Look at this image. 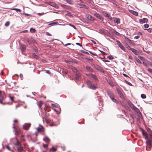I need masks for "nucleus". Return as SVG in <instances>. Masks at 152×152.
<instances>
[{"mask_svg": "<svg viewBox=\"0 0 152 152\" xmlns=\"http://www.w3.org/2000/svg\"><path fill=\"white\" fill-rule=\"evenodd\" d=\"M143 135L144 136L145 140H146V143L147 145L151 148L152 146V144L150 140H148V136L146 132L143 131L142 132Z\"/></svg>", "mask_w": 152, "mask_h": 152, "instance_id": "1", "label": "nucleus"}, {"mask_svg": "<svg viewBox=\"0 0 152 152\" xmlns=\"http://www.w3.org/2000/svg\"><path fill=\"white\" fill-rule=\"evenodd\" d=\"M5 97L6 95L5 93L4 92L0 91V103L3 104H5L6 103H4L2 102V100Z\"/></svg>", "mask_w": 152, "mask_h": 152, "instance_id": "2", "label": "nucleus"}, {"mask_svg": "<svg viewBox=\"0 0 152 152\" xmlns=\"http://www.w3.org/2000/svg\"><path fill=\"white\" fill-rule=\"evenodd\" d=\"M117 91L118 95H119L120 97L122 99H124V97L122 93V92L121 91H120L119 89H117Z\"/></svg>", "mask_w": 152, "mask_h": 152, "instance_id": "3", "label": "nucleus"}, {"mask_svg": "<svg viewBox=\"0 0 152 152\" xmlns=\"http://www.w3.org/2000/svg\"><path fill=\"white\" fill-rule=\"evenodd\" d=\"M139 22L141 24L146 23L148 22V19L146 18H143L142 19H140Z\"/></svg>", "mask_w": 152, "mask_h": 152, "instance_id": "4", "label": "nucleus"}, {"mask_svg": "<svg viewBox=\"0 0 152 152\" xmlns=\"http://www.w3.org/2000/svg\"><path fill=\"white\" fill-rule=\"evenodd\" d=\"M14 125L15 124H13V128L14 129L13 130V131L15 132V135H18L19 134L20 132L18 129L16 128L14 126Z\"/></svg>", "mask_w": 152, "mask_h": 152, "instance_id": "5", "label": "nucleus"}, {"mask_svg": "<svg viewBox=\"0 0 152 152\" xmlns=\"http://www.w3.org/2000/svg\"><path fill=\"white\" fill-rule=\"evenodd\" d=\"M112 21H113L114 22L117 23V24H119L120 23V20L119 18H112Z\"/></svg>", "mask_w": 152, "mask_h": 152, "instance_id": "6", "label": "nucleus"}, {"mask_svg": "<svg viewBox=\"0 0 152 152\" xmlns=\"http://www.w3.org/2000/svg\"><path fill=\"white\" fill-rule=\"evenodd\" d=\"M117 42L118 45L120 48L122 50L124 51L125 49L124 46L121 44V43L118 41H117Z\"/></svg>", "mask_w": 152, "mask_h": 152, "instance_id": "7", "label": "nucleus"}, {"mask_svg": "<svg viewBox=\"0 0 152 152\" xmlns=\"http://www.w3.org/2000/svg\"><path fill=\"white\" fill-rule=\"evenodd\" d=\"M50 5L51 6L56 8H58V5L55 3L53 2H49L48 4Z\"/></svg>", "mask_w": 152, "mask_h": 152, "instance_id": "8", "label": "nucleus"}, {"mask_svg": "<svg viewBox=\"0 0 152 152\" xmlns=\"http://www.w3.org/2000/svg\"><path fill=\"white\" fill-rule=\"evenodd\" d=\"M86 17L88 20H90L93 21L95 20L94 18L90 15L88 14L86 15Z\"/></svg>", "mask_w": 152, "mask_h": 152, "instance_id": "9", "label": "nucleus"}, {"mask_svg": "<svg viewBox=\"0 0 152 152\" xmlns=\"http://www.w3.org/2000/svg\"><path fill=\"white\" fill-rule=\"evenodd\" d=\"M75 75L76 77L75 78L76 80L77 81H78L79 80V79L80 77V76L81 75L79 73V71L75 73Z\"/></svg>", "mask_w": 152, "mask_h": 152, "instance_id": "10", "label": "nucleus"}, {"mask_svg": "<svg viewBox=\"0 0 152 152\" xmlns=\"http://www.w3.org/2000/svg\"><path fill=\"white\" fill-rule=\"evenodd\" d=\"M31 126V124H25L23 125V128L26 130H28Z\"/></svg>", "mask_w": 152, "mask_h": 152, "instance_id": "11", "label": "nucleus"}, {"mask_svg": "<svg viewBox=\"0 0 152 152\" xmlns=\"http://www.w3.org/2000/svg\"><path fill=\"white\" fill-rule=\"evenodd\" d=\"M132 109L134 110L137 113H139V114L141 115V113L139 110L135 106H133Z\"/></svg>", "mask_w": 152, "mask_h": 152, "instance_id": "12", "label": "nucleus"}, {"mask_svg": "<svg viewBox=\"0 0 152 152\" xmlns=\"http://www.w3.org/2000/svg\"><path fill=\"white\" fill-rule=\"evenodd\" d=\"M95 68L102 72H104V71L103 69L100 66L96 65L95 67Z\"/></svg>", "mask_w": 152, "mask_h": 152, "instance_id": "13", "label": "nucleus"}, {"mask_svg": "<svg viewBox=\"0 0 152 152\" xmlns=\"http://www.w3.org/2000/svg\"><path fill=\"white\" fill-rule=\"evenodd\" d=\"M43 140L47 144L49 143L50 141V140L47 137H45L43 139Z\"/></svg>", "mask_w": 152, "mask_h": 152, "instance_id": "14", "label": "nucleus"}, {"mask_svg": "<svg viewBox=\"0 0 152 152\" xmlns=\"http://www.w3.org/2000/svg\"><path fill=\"white\" fill-rule=\"evenodd\" d=\"M95 16L97 18H98L99 19H100V20L103 21L104 20L103 18L99 14H95Z\"/></svg>", "mask_w": 152, "mask_h": 152, "instance_id": "15", "label": "nucleus"}, {"mask_svg": "<svg viewBox=\"0 0 152 152\" xmlns=\"http://www.w3.org/2000/svg\"><path fill=\"white\" fill-rule=\"evenodd\" d=\"M107 94L110 98L114 96V95L113 93L110 90H108L107 91Z\"/></svg>", "mask_w": 152, "mask_h": 152, "instance_id": "16", "label": "nucleus"}, {"mask_svg": "<svg viewBox=\"0 0 152 152\" xmlns=\"http://www.w3.org/2000/svg\"><path fill=\"white\" fill-rule=\"evenodd\" d=\"M77 7L80 8H86L87 6L84 4H77Z\"/></svg>", "mask_w": 152, "mask_h": 152, "instance_id": "17", "label": "nucleus"}, {"mask_svg": "<svg viewBox=\"0 0 152 152\" xmlns=\"http://www.w3.org/2000/svg\"><path fill=\"white\" fill-rule=\"evenodd\" d=\"M131 50H132V51L134 54L136 55H138L139 54V53L138 52V51L134 48H132V49H131Z\"/></svg>", "mask_w": 152, "mask_h": 152, "instance_id": "18", "label": "nucleus"}, {"mask_svg": "<svg viewBox=\"0 0 152 152\" xmlns=\"http://www.w3.org/2000/svg\"><path fill=\"white\" fill-rule=\"evenodd\" d=\"M66 2L71 5H73L74 4L73 1L72 0H65Z\"/></svg>", "mask_w": 152, "mask_h": 152, "instance_id": "19", "label": "nucleus"}, {"mask_svg": "<svg viewBox=\"0 0 152 152\" xmlns=\"http://www.w3.org/2000/svg\"><path fill=\"white\" fill-rule=\"evenodd\" d=\"M37 129L39 132H43L44 131V128L42 126H41L40 128H37Z\"/></svg>", "mask_w": 152, "mask_h": 152, "instance_id": "20", "label": "nucleus"}, {"mask_svg": "<svg viewBox=\"0 0 152 152\" xmlns=\"http://www.w3.org/2000/svg\"><path fill=\"white\" fill-rule=\"evenodd\" d=\"M130 12L135 16H137L138 15V13L136 11L131 10L130 11Z\"/></svg>", "mask_w": 152, "mask_h": 152, "instance_id": "21", "label": "nucleus"}, {"mask_svg": "<svg viewBox=\"0 0 152 152\" xmlns=\"http://www.w3.org/2000/svg\"><path fill=\"white\" fill-rule=\"evenodd\" d=\"M26 49V45H21V50L22 52L24 51Z\"/></svg>", "mask_w": 152, "mask_h": 152, "instance_id": "22", "label": "nucleus"}, {"mask_svg": "<svg viewBox=\"0 0 152 152\" xmlns=\"http://www.w3.org/2000/svg\"><path fill=\"white\" fill-rule=\"evenodd\" d=\"M88 87L89 88L92 89L94 90L96 88V87L94 85H93L92 83L91 84V85H89V86Z\"/></svg>", "mask_w": 152, "mask_h": 152, "instance_id": "23", "label": "nucleus"}, {"mask_svg": "<svg viewBox=\"0 0 152 152\" xmlns=\"http://www.w3.org/2000/svg\"><path fill=\"white\" fill-rule=\"evenodd\" d=\"M86 69L89 71V72H92L93 71V69L91 67L89 66H86Z\"/></svg>", "mask_w": 152, "mask_h": 152, "instance_id": "24", "label": "nucleus"}, {"mask_svg": "<svg viewBox=\"0 0 152 152\" xmlns=\"http://www.w3.org/2000/svg\"><path fill=\"white\" fill-rule=\"evenodd\" d=\"M61 6L62 7L66 9H69V6L64 4H61Z\"/></svg>", "mask_w": 152, "mask_h": 152, "instance_id": "25", "label": "nucleus"}, {"mask_svg": "<svg viewBox=\"0 0 152 152\" xmlns=\"http://www.w3.org/2000/svg\"><path fill=\"white\" fill-rule=\"evenodd\" d=\"M17 150L20 152H22L24 151L23 147L21 146L17 149Z\"/></svg>", "mask_w": 152, "mask_h": 152, "instance_id": "26", "label": "nucleus"}, {"mask_svg": "<svg viewBox=\"0 0 152 152\" xmlns=\"http://www.w3.org/2000/svg\"><path fill=\"white\" fill-rule=\"evenodd\" d=\"M128 103L129 105L130 106V107L132 108L133 106H134V105L132 103L130 102V101H129L128 102Z\"/></svg>", "mask_w": 152, "mask_h": 152, "instance_id": "27", "label": "nucleus"}, {"mask_svg": "<svg viewBox=\"0 0 152 152\" xmlns=\"http://www.w3.org/2000/svg\"><path fill=\"white\" fill-rule=\"evenodd\" d=\"M17 142L15 144V145L16 146H21V144L19 142L17 139H16Z\"/></svg>", "mask_w": 152, "mask_h": 152, "instance_id": "28", "label": "nucleus"}, {"mask_svg": "<svg viewBox=\"0 0 152 152\" xmlns=\"http://www.w3.org/2000/svg\"><path fill=\"white\" fill-rule=\"evenodd\" d=\"M43 102L41 101H40L38 102V105L39 106V108L41 109V106L43 104Z\"/></svg>", "mask_w": 152, "mask_h": 152, "instance_id": "29", "label": "nucleus"}, {"mask_svg": "<svg viewBox=\"0 0 152 152\" xmlns=\"http://www.w3.org/2000/svg\"><path fill=\"white\" fill-rule=\"evenodd\" d=\"M112 100L113 101V102L117 103H118V101L115 99L114 98V96L112 98H111Z\"/></svg>", "mask_w": 152, "mask_h": 152, "instance_id": "30", "label": "nucleus"}, {"mask_svg": "<svg viewBox=\"0 0 152 152\" xmlns=\"http://www.w3.org/2000/svg\"><path fill=\"white\" fill-rule=\"evenodd\" d=\"M112 4H113L112 5L113 7H114L117 8H119V6L118 5L114 3H113Z\"/></svg>", "mask_w": 152, "mask_h": 152, "instance_id": "31", "label": "nucleus"}, {"mask_svg": "<svg viewBox=\"0 0 152 152\" xmlns=\"http://www.w3.org/2000/svg\"><path fill=\"white\" fill-rule=\"evenodd\" d=\"M51 105L52 106V107L56 108L58 107L59 106V105L58 104H51Z\"/></svg>", "mask_w": 152, "mask_h": 152, "instance_id": "32", "label": "nucleus"}, {"mask_svg": "<svg viewBox=\"0 0 152 152\" xmlns=\"http://www.w3.org/2000/svg\"><path fill=\"white\" fill-rule=\"evenodd\" d=\"M91 77L93 78L95 80L97 79V77L95 75L92 74L91 75Z\"/></svg>", "mask_w": 152, "mask_h": 152, "instance_id": "33", "label": "nucleus"}, {"mask_svg": "<svg viewBox=\"0 0 152 152\" xmlns=\"http://www.w3.org/2000/svg\"><path fill=\"white\" fill-rule=\"evenodd\" d=\"M86 84L88 86H89V85H91L92 83L88 80H87L86 81Z\"/></svg>", "mask_w": 152, "mask_h": 152, "instance_id": "34", "label": "nucleus"}, {"mask_svg": "<svg viewBox=\"0 0 152 152\" xmlns=\"http://www.w3.org/2000/svg\"><path fill=\"white\" fill-rule=\"evenodd\" d=\"M135 59L138 63L140 64H142V62H141V61L139 59H138L137 58H135Z\"/></svg>", "mask_w": 152, "mask_h": 152, "instance_id": "35", "label": "nucleus"}, {"mask_svg": "<svg viewBox=\"0 0 152 152\" xmlns=\"http://www.w3.org/2000/svg\"><path fill=\"white\" fill-rule=\"evenodd\" d=\"M35 31V29L32 28H31L30 29V31L31 33H34Z\"/></svg>", "mask_w": 152, "mask_h": 152, "instance_id": "36", "label": "nucleus"}, {"mask_svg": "<svg viewBox=\"0 0 152 152\" xmlns=\"http://www.w3.org/2000/svg\"><path fill=\"white\" fill-rule=\"evenodd\" d=\"M104 15L108 18H109L110 17V15L109 14L106 13H104Z\"/></svg>", "mask_w": 152, "mask_h": 152, "instance_id": "37", "label": "nucleus"}, {"mask_svg": "<svg viewBox=\"0 0 152 152\" xmlns=\"http://www.w3.org/2000/svg\"><path fill=\"white\" fill-rule=\"evenodd\" d=\"M141 97L142 99H145L146 98V95L145 94H142L141 95Z\"/></svg>", "mask_w": 152, "mask_h": 152, "instance_id": "38", "label": "nucleus"}, {"mask_svg": "<svg viewBox=\"0 0 152 152\" xmlns=\"http://www.w3.org/2000/svg\"><path fill=\"white\" fill-rule=\"evenodd\" d=\"M56 150V149H55L53 147L51 148L50 149V151H55Z\"/></svg>", "mask_w": 152, "mask_h": 152, "instance_id": "39", "label": "nucleus"}, {"mask_svg": "<svg viewBox=\"0 0 152 152\" xmlns=\"http://www.w3.org/2000/svg\"><path fill=\"white\" fill-rule=\"evenodd\" d=\"M113 32L115 34L118 36H119L120 35V34L115 30H114Z\"/></svg>", "mask_w": 152, "mask_h": 152, "instance_id": "40", "label": "nucleus"}, {"mask_svg": "<svg viewBox=\"0 0 152 152\" xmlns=\"http://www.w3.org/2000/svg\"><path fill=\"white\" fill-rule=\"evenodd\" d=\"M108 83L111 86H112V87H113L114 86V85L112 81H110L108 82Z\"/></svg>", "mask_w": 152, "mask_h": 152, "instance_id": "41", "label": "nucleus"}, {"mask_svg": "<svg viewBox=\"0 0 152 152\" xmlns=\"http://www.w3.org/2000/svg\"><path fill=\"white\" fill-rule=\"evenodd\" d=\"M33 56L34 58H39L38 56L37 55H36L35 53L33 54Z\"/></svg>", "mask_w": 152, "mask_h": 152, "instance_id": "42", "label": "nucleus"}, {"mask_svg": "<svg viewBox=\"0 0 152 152\" xmlns=\"http://www.w3.org/2000/svg\"><path fill=\"white\" fill-rule=\"evenodd\" d=\"M12 10H16L19 12H20L21 11V10L20 9L18 8H13Z\"/></svg>", "mask_w": 152, "mask_h": 152, "instance_id": "43", "label": "nucleus"}, {"mask_svg": "<svg viewBox=\"0 0 152 152\" xmlns=\"http://www.w3.org/2000/svg\"><path fill=\"white\" fill-rule=\"evenodd\" d=\"M10 24V22L9 21H7L5 23V26H9Z\"/></svg>", "mask_w": 152, "mask_h": 152, "instance_id": "44", "label": "nucleus"}, {"mask_svg": "<svg viewBox=\"0 0 152 152\" xmlns=\"http://www.w3.org/2000/svg\"><path fill=\"white\" fill-rule=\"evenodd\" d=\"M148 140L151 142V141L152 140V136L150 134L148 136Z\"/></svg>", "mask_w": 152, "mask_h": 152, "instance_id": "45", "label": "nucleus"}, {"mask_svg": "<svg viewBox=\"0 0 152 152\" xmlns=\"http://www.w3.org/2000/svg\"><path fill=\"white\" fill-rule=\"evenodd\" d=\"M139 57L142 61H143L145 60V58L143 57L139 56Z\"/></svg>", "mask_w": 152, "mask_h": 152, "instance_id": "46", "label": "nucleus"}, {"mask_svg": "<svg viewBox=\"0 0 152 152\" xmlns=\"http://www.w3.org/2000/svg\"><path fill=\"white\" fill-rule=\"evenodd\" d=\"M43 146L44 148H48V144L47 143L46 144H43Z\"/></svg>", "mask_w": 152, "mask_h": 152, "instance_id": "47", "label": "nucleus"}, {"mask_svg": "<svg viewBox=\"0 0 152 152\" xmlns=\"http://www.w3.org/2000/svg\"><path fill=\"white\" fill-rule=\"evenodd\" d=\"M149 25L148 24H145L144 25V27L145 28H148L149 27Z\"/></svg>", "mask_w": 152, "mask_h": 152, "instance_id": "48", "label": "nucleus"}, {"mask_svg": "<svg viewBox=\"0 0 152 152\" xmlns=\"http://www.w3.org/2000/svg\"><path fill=\"white\" fill-rule=\"evenodd\" d=\"M69 26H70L72 27L73 28L75 29H76V27L73 25H72V24H69Z\"/></svg>", "mask_w": 152, "mask_h": 152, "instance_id": "49", "label": "nucleus"}, {"mask_svg": "<svg viewBox=\"0 0 152 152\" xmlns=\"http://www.w3.org/2000/svg\"><path fill=\"white\" fill-rule=\"evenodd\" d=\"M72 70L74 72H75V73L77 72L78 71L75 68H73L72 69Z\"/></svg>", "mask_w": 152, "mask_h": 152, "instance_id": "50", "label": "nucleus"}, {"mask_svg": "<svg viewBox=\"0 0 152 152\" xmlns=\"http://www.w3.org/2000/svg\"><path fill=\"white\" fill-rule=\"evenodd\" d=\"M147 71L148 72L152 74V69L150 68L148 69Z\"/></svg>", "mask_w": 152, "mask_h": 152, "instance_id": "51", "label": "nucleus"}, {"mask_svg": "<svg viewBox=\"0 0 152 152\" xmlns=\"http://www.w3.org/2000/svg\"><path fill=\"white\" fill-rule=\"evenodd\" d=\"M58 23L57 22H54L53 23H51L49 24V25H53Z\"/></svg>", "mask_w": 152, "mask_h": 152, "instance_id": "52", "label": "nucleus"}, {"mask_svg": "<svg viewBox=\"0 0 152 152\" xmlns=\"http://www.w3.org/2000/svg\"><path fill=\"white\" fill-rule=\"evenodd\" d=\"M107 57L109 58L110 59H112L113 58V56H108Z\"/></svg>", "mask_w": 152, "mask_h": 152, "instance_id": "53", "label": "nucleus"}, {"mask_svg": "<svg viewBox=\"0 0 152 152\" xmlns=\"http://www.w3.org/2000/svg\"><path fill=\"white\" fill-rule=\"evenodd\" d=\"M6 147L8 150L11 151L12 150H11V148L9 145H7L6 146Z\"/></svg>", "mask_w": 152, "mask_h": 152, "instance_id": "54", "label": "nucleus"}, {"mask_svg": "<svg viewBox=\"0 0 152 152\" xmlns=\"http://www.w3.org/2000/svg\"><path fill=\"white\" fill-rule=\"evenodd\" d=\"M140 37V36L139 35H137L134 37V38L138 39H139Z\"/></svg>", "mask_w": 152, "mask_h": 152, "instance_id": "55", "label": "nucleus"}, {"mask_svg": "<svg viewBox=\"0 0 152 152\" xmlns=\"http://www.w3.org/2000/svg\"><path fill=\"white\" fill-rule=\"evenodd\" d=\"M126 48L129 50H131V49H132V48H131L128 45H127Z\"/></svg>", "mask_w": 152, "mask_h": 152, "instance_id": "56", "label": "nucleus"}, {"mask_svg": "<svg viewBox=\"0 0 152 152\" xmlns=\"http://www.w3.org/2000/svg\"><path fill=\"white\" fill-rule=\"evenodd\" d=\"M143 64L145 66H147V63L146 62H143Z\"/></svg>", "mask_w": 152, "mask_h": 152, "instance_id": "57", "label": "nucleus"}, {"mask_svg": "<svg viewBox=\"0 0 152 152\" xmlns=\"http://www.w3.org/2000/svg\"><path fill=\"white\" fill-rule=\"evenodd\" d=\"M77 2L80 3H83V1L82 0H77Z\"/></svg>", "mask_w": 152, "mask_h": 152, "instance_id": "58", "label": "nucleus"}, {"mask_svg": "<svg viewBox=\"0 0 152 152\" xmlns=\"http://www.w3.org/2000/svg\"><path fill=\"white\" fill-rule=\"evenodd\" d=\"M89 52L90 53H91V54H92L94 56L96 55V54L94 53H91L90 51Z\"/></svg>", "mask_w": 152, "mask_h": 152, "instance_id": "59", "label": "nucleus"}, {"mask_svg": "<svg viewBox=\"0 0 152 152\" xmlns=\"http://www.w3.org/2000/svg\"><path fill=\"white\" fill-rule=\"evenodd\" d=\"M46 34L47 35H48V36H51V34H50L48 32H46Z\"/></svg>", "mask_w": 152, "mask_h": 152, "instance_id": "60", "label": "nucleus"}, {"mask_svg": "<svg viewBox=\"0 0 152 152\" xmlns=\"http://www.w3.org/2000/svg\"><path fill=\"white\" fill-rule=\"evenodd\" d=\"M76 44L77 45H78L79 46H80V47H82V45H81L80 43H76Z\"/></svg>", "mask_w": 152, "mask_h": 152, "instance_id": "61", "label": "nucleus"}, {"mask_svg": "<svg viewBox=\"0 0 152 152\" xmlns=\"http://www.w3.org/2000/svg\"><path fill=\"white\" fill-rule=\"evenodd\" d=\"M91 41L94 44H96V42L95 41H94L93 40H91Z\"/></svg>", "mask_w": 152, "mask_h": 152, "instance_id": "62", "label": "nucleus"}, {"mask_svg": "<svg viewBox=\"0 0 152 152\" xmlns=\"http://www.w3.org/2000/svg\"><path fill=\"white\" fill-rule=\"evenodd\" d=\"M103 61L104 62H108L110 61H108V60H106V59H104Z\"/></svg>", "mask_w": 152, "mask_h": 152, "instance_id": "63", "label": "nucleus"}, {"mask_svg": "<svg viewBox=\"0 0 152 152\" xmlns=\"http://www.w3.org/2000/svg\"><path fill=\"white\" fill-rule=\"evenodd\" d=\"M148 31L149 32H151V29L150 28H149L147 29Z\"/></svg>", "mask_w": 152, "mask_h": 152, "instance_id": "64", "label": "nucleus"}]
</instances>
